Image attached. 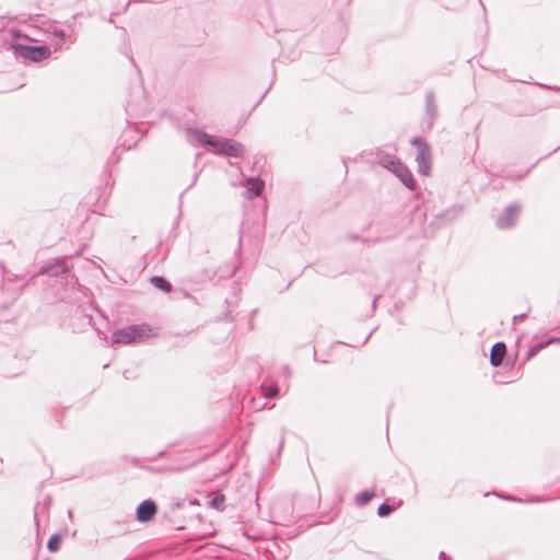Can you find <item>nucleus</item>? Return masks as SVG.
<instances>
[{
  "label": "nucleus",
  "instance_id": "1",
  "mask_svg": "<svg viewBox=\"0 0 560 560\" xmlns=\"http://www.w3.org/2000/svg\"><path fill=\"white\" fill-rule=\"evenodd\" d=\"M158 328L148 324H137L115 330L112 334V340L114 343L121 345L141 343L158 336Z\"/></svg>",
  "mask_w": 560,
  "mask_h": 560
},
{
  "label": "nucleus",
  "instance_id": "2",
  "mask_svg": "<svg viewBox=\"0 0 560 560\" xmlns=\"http://www.w3.org/2000/svg\"><path fill=\"white\" fill-rule=\"evenodd\" d=\"M10 49L14 57L23 62H40L50 56V48L47 45L12 43Z\"/></svg>",
  "mask_w": 560,
  "mask_h": 560
},
{
  "label": "nucleus",
  "instance_id": "3",
  "mask_svg": "<svg viewBox=\"0 0 560 560\" xmlns=\"http://www.w3.org/2000/svg\"><path fill=\"white\" fill-rule=\"evenodd\" d=\"M411 144L417 148L416 161L418 163V172L424 176L430 173L431 150L427 142L419 138H413Z\"/></svg>",
  "mask_w": 560,
  "mask_h": 560
},
{
  "label": "nucleus",
  "instance_id": "4",
  "mask_svg": "<svg viewBox=\"0 0 560 560\" xmlns=\"http://www.w3.org/2000/svg\"><path fill=\"white\" fill-rule=\"evenodd\" d=\"M521 211V207L516 203H511L503 212L497 218V226L500 230H505L514 226L517 221L518 213Z\"/></svg>",
  "mask_w": 560,
  "mask_h": 560
},
{
  "label": "nucleus",
  "instance_id": "5",
  "mask_svg": "<svg viewBox=\"0 0 560 560\" xmlns=\"http://www.w3.org/2000/svg\"><path fill=\"white\" fill-rule=\"evenodd\" d=\"M214 151L228 156H241L244 152V147L230 139H220L215 141Z\"/></svg>",
  "mask_w": 560,
  "mask_h": 560
},
{
  "label": "nucleus",
  "instance_id": "6",
  "mask_svg": "<svg viewBox=\"0 0 560 560\" xmlns=\"http://www.w3.org/2000/svg\"><path fill=\"white\" fill-rule=\"evenodd\" d=\"M21 72H0V93L13 91L24 85Z\"/></svg>",
  "mask_w": 560,
  "mask_h": 560
},
{
  "label": "nucleus",
  "instance_id": "7",
  "mask_svg": "<svg viewBox=\"0 0 560 560\" xmlns=\"http://www.w3.org/2000/svg\"><path fill=\"white\" fill-rule=\"evenodd\" d=\"M186 135L188 141L192 144L210 145L213 149L215 147L217 140L201 130L188 128Z\"/></svg>",
  "mask_w": 560,
  "mask_h": 560
},
{
  "label": "nucleus",
  "instance_id": "8",
  "mask_svg": "<svg viewBox=\"0 0 560 560\" xmlns=\"http://www.w3.org/2000/svg\"><path fill=\"white\" fill-rule=\"evenodd\" d=\"M156 513V504L152 500H145L137 508V518L140 522L150 521Z\"/></svg>",
  "mask_w": 560,
  "mask_h": 560
},
{
  "label": "nucleus",
  "instance_id": "9",
  "mask_svg": "<svg viewBox=\"0 0 560 560\" xmlns=\"http://www.w3.org/2000/svg\"><path fill=\"white\" fill-rule=\"evenodd\" d=\"M392 173H394L406 187L410 189L415 188L416 183L412 173L401 162L392 171Z\"/></svg>",
  "mask_w": 560,
  "mask_h": 560
},
{
  "label": "nucleus",
  "instance_id": "10",
  "mask_svg": "<svg viewBox=\"0 0 560 560\" xmlns=\"http://www.w3.org/2000/svg\"><path fill=\"white\" fill-rule=\"evenodd\" d=\"M377 162L388 171H393L399 163L400 160L390 153L378 150L376 153Z\"/></svg>",
  "mask_w": 560,
  "mask_h": 560
},
{
  "label": "nucleus",
  "instance_id": "11",
  "mask_svg": "<svg viewBox=\"0 0 560 560\" xmlns=\"http://www.w3.org/2000/svg\"><path fill=\"white\" fill-rule=\"evenodd\" d=\"M244 186L247 190L248 198L258 197L264 189V180L255 177L246 178Z\"/></svg>",
  "mask_w": 560,
  "mask_h": 560
},
{
  "label": "nucleus",
  "instance_id": "12",
  "mask_svg": "<svg viewBox=\"0 0 560 560\" xmlns=\"http://www.w3.org/2000/svg\"><path fill=\"white\" fill-rule=\"evenodd\" d=\"M505 352H506V347H505V343L502 342V341H498L495 342L492 348H491V352H490V363L493 365V366H499L502 361H503V358L505 355Z\"/></svg>",
  "mask_w": 560,
  "mask_h": 560
},
{
  "label": "nucleus",
  "instance_id": "13",
  "mask_svg": "<svg viewBox=\"0 0 560 560\" xmlns=\"http://www.w3.org/2000/svg\"><path fill=\"white\" fill-rule=\"evenodd\" d=\"M425 112H427V115L430 117L429 128H431L433 126L434 120L438 117V108L435 105L433 92H428L425 95Z\"/></svg>",
  "mask_w": 560,
  "mask_h": 560
},
{
  "label": "nucleus",
  "instance_id": "14",
  "mask_svg": "<svg viewBox=\"0 0 560 560\" xmlns=\"http://www.w3.org/2000/svg\"><path fill=\"white\" fill-rule=\"evenodd\" d=\"M225 498L219 492H212L209 494V505L215 510H224Z\"/></svg>",
  "mask_w": 560,
  "mask_h": 560
},
{
  "label": "nucleus",
  "instance_id": "15",
  "mask_svg": "<svg viewBox=\"0 0 560 560\" xmlns=\"http://www.w3.org/2000/svg\"><path fill=\"white\" fill-rule=\"evenodd\" d=\"M150 282L153 287H155L159 290H162L166 293L171 292L172 284L165 280L163 277L154 276L150 279Z\"/></svg>",
  "mask_w": 560,
  "mask_h": 560
},
{
  "label": "nucleus",
  "instance_id": "16",
  "mask_svg": "<svg viewBox=\"0 0 560 560\" xmlns=\"http://www.w3.org/2000/svg\"><path fill=\"white\" fill-rule=\"evenodd\" d=\"M374 497V492L371 491H362L355 495V503L357 505L363 506L368 504L372 498Z\"/></svg>",
  "mask_w": 560,
  "mask_h": 560
},
{
  "label": "nucleus",
  "instance_id": "17",
  "mask_svg": "<svg viewBox=\"0 0 560 560\" xmlns=\"http://www.w3.org/2000/svg\"><path fill=\"white\" fill-rule=\"evenodd\" d=\"M261 389L264 392V396L266 398H275L279 395V387L276 383L269 385V386H261Z\"/></svg>",
  "mask_w": 560,
  "mask_h": 560
},
{
  "label": "nucleus",
  "instance_id": "18",
  "mask_svg": "<svg viewBox=\"0 0 560 560\" xmlns=\"http://www.w3.org/2000/svg\"><path fill=\"white\" fill-rule=\"evenodd\" d=\"M51 35L58 38L60 42H66L69 37L68 32L59 27H54L51 31Z\"/></svg>",
  "mask_w": 560,
  "mask_h": 560
},
{
  "label": "nucleus",
  "instance_id": "19",
  "mask_svg": "<svg viewBox=\"0 0 560 560\" xmlns=\"http://www.w3.org/2000/svg\"><path fill=\"white\" fill-rule=\"evenodd\" d=\"M60 537L58 535H54L47 542V548L50 551H57L59 549Z\"/></svg>",
  "mask_w": 560,
  "mask_h": 560
},
{
  "label": "nucleus",
  "instance_id": "20",
  "mask_svg": "<svg viewBox=\"0 0 560 560\" xmlns=\"http://www.w3.org/2000/svg\"><path fill=\"white\" fill-rule=\"evenodd\" d=\"M547 347V343L546 341L545 342H539V343H536L535 346H533L528 352H527V359H530L533 358L534 355H536L540 350H542L544 348Z\"/></svg>",
  "mask_w": 560,
  "mask_h": 560
},
{
  "label": "nucleus",
  "instance_id": "21",
  "mask_svg": "<svg viewBox=\"0 0 560 560\" xmlns=\"http://www.w3.org/2000/svg\"><path fill=\"white\" fill-rule=\"evenodd\" d=\"M393 512V508L387 503H383L377 509V514L381 517L388 516Z\"/></svg>",
  "mask_w": 560,
  "mask_h": 560
},
{
  "label": "nucleus",
  "instance_id": "22",
  "mask_svg": "<svg viewBox=\"0 0 560 560\" xmlns=\"http://www.w3.org/2000/svg\"><path fill=\"white\" fill-rule=\"evenodd\" d=\"M526 316H527V314H526V313L515 315V316L513 317V322H514V323L521 322V320L525 319V318H526Z\"/></svg>",
  "mask_w": 560,
  "mask_h": 560
},
{
  "label": "nucleus",
  "instance_id": "23",
  "mask_svg": "<svg viewBox=\"0 0 560 560\" xmlns=\"http://www.w3.org/2000/svg\"><path fill=\"white\" fill-rule=\"evenodd\" d=\"M555 342H560V337H552V338H549L546 343L547 346L551 345V343H555Z\"/></svg>",
  "mask_w": 560,
  "mask_h": 560
},
{
  "label": "nucleus",
  "instance_id": "24",
  "mask_svg": "<svg viewBox=\"0 0 560 560\" xmlns=\"http://www.w3.org/2000/svg\"><path fill=\"white\" fill-rule=\"evenodd\" d=\"M283 373L285 374V376H290V370L288 366H283Z\"/></svg>",
  "mask_w": 560,
  "mask_h": 560
},
{
  "label": "nucleus",
  "instance_id": "25",
  "mask_svg": "<svg viewBox=\"0 0 560 560\" xmlns=\"http://www.w3.org/2000/svg\"><path fill=\"white\" fill-rule=\"evenodd\" d=\"M279 62H280V60H275V59L272 60L273 70L277 69Z\"/></svg>",
  "mask_w": 560,
  "mask_h": 560
},
{
  "label": "nucleus",
  "instance_id": "26",
  "mask_svg": "<svg viewBox=\"0 0 560 560\" xmlns=\"http://www.w3.org/2000/svg\"><path fill=\"white\" fill-rule=\"evenodd\" d=\"M515 81H521L523 83H529V80L527 79H514Z\"/></svg>",
  "mask_w": 560,
  "mask_h": 560
},
{
  "label": "nucleus",
  "instance_id": "27",
  "mask_svg": "<svg viewBox=\"0 0 560 560\" xmlns=\"http://www.w3.org/2000/svg\"><path fill=\"white\" fill-rule=\"evenodd\" d=\"M445 558H446L445 553H444L443 551H442V552H440V559H441V560H443V559H445Z\"/></svg>",
  "mask_w": 560,
  "mask_h": 560
},
{
  "label": "nucleus",
  "instance_id": "28",
  "mask_svg": "<svg viewBox=\"0 0 560 560\" xmlns=\"http://www.w3.org/2000/svg\"><path fill=\"white\" fill-rule=\"evenodd\" d=\"M12 33H13L14 37H18V35L20 34V31H19V30H15V31H13Z\"/></svg>",
  "mask_w": 560,
  "mask_h": 560
}]
</instances>
